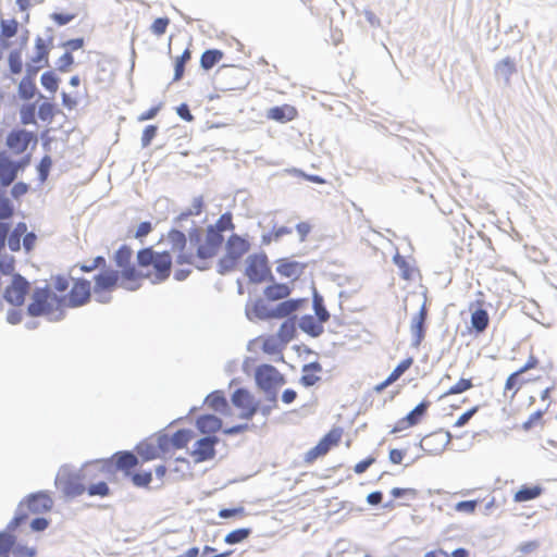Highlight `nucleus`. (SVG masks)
Instances as JSON below:
<instances>
[{
    "label": "nucleus",
    "mask_w": 557,
    "mask_h": 557,
    "mask_svg": "<svg viewBox=\"0 0 557 557\" xmlns=\"http://www.w3.org/2000/svg\"><path fill=\"white\" fill-rule=\"evenodd\" d=\"M133 255L132 247L123 244L114 251L112 260L121 274L133 283H140L141 280L150 277V273L136 268L132 262Z\"/></svg>",
    "instance_id": "39448f33"
},
{
    "label": "nucleus",
    "mask_w": 557,
    "mask_h": 557,
    "mask_svg": "<svg viewBox=\"0 0 557 557\" xmlns=\"http://www.w3.org/2000/svg\"><path fill=\"white\" fill-rule=\"evenodd\" d=\"M270 309L262 298H258L253 301L252 307L246 306V317L248 320L252 321L253 319H258L260 321L271 320Z\"/></svg>",
    "instance_id": "c85d7f7f"
},
{
    "label": "nucleus",
    "mask_w": 557,
    "mask_h": 557,
    "mask_svg": "<svg viewBox=\"0 0 557 557\" xmlns=\"http://www.w3.org/2000/svg\"><path fill=\"white\" fill-rule=\"evenodd\" d=\"M61 78L57 75L53 70L44 72L40 76L41 86L50 94H55L59 89Z\"/></svg>",
    "instance_id": "de8ad7c7"
},
{
    "label": "nucleus",
    "mask_w": 557,
    "mask_h": 557,
    "mask_svg": "<svg viewBox=\"0 0 557 557\" xmlns=\"http://www.w3.org/2000/svg\"><path fill=\"white\" fill-rule=\"evenodd\" d=\"M51 295L52 292L48 284L35 287L30 297V302L26 307V314L30 315L34 313L38 308H40V306L51 299Z\"/></svg>",
    "instance_id": "a878e982"
},
{
    "label": "nucleus",
    "mask_w": 557,
    "mask_h": 557,
    "mask_svg": "<svg viewBox=\"0 0 557 557\" xmlns=\"http://www.w3.org/2000/svg\"><path fill=\"white\" fill-rule=\"evenodd\" d=\"M202 405L208 406L213 412L222 416H228L232 410L224 392L221 389L209 393L203 399Z\"/></svg>",
    "instance_id": "aec40b11"
},
{
    "label": "nucleus",
    "mask_w": 557,
    "mask_h": 557,
    "mask_svg": "<svg viewBox=\"0 0 557 557\" xmlns=\"http://www.w3.org/2000/svg\"><path fill=\"white\" fill-rule=\"evenodd\" d=\"M216 82L221 90H240L246 88L248 78L242 67L223 64L216 71Z\"/></svg>",
    "instance_id": "6e6552de"
},
{
    "label": "nucleus",
    "mask_w": 557,
    "mask_h": 557,
    "mask_svg": "<svg viewBox=\"0 0 557 557\" xmlns=\"http://www.w3.org/2000/svg\"><path fill=\"white\" fill-rule=\"evenodd\" d=\"M157 251L152 246L143 247L136 253V268L141 270L151 267Z\"/></svg>",
    "instance_id": "79ce46f5"
},
{
    "label": "nucleus",
    "mask_w": 557,
    "mask_h": 557,
    "mask_svg": "<svg viewBox=\"0 0 557 557\" xmlns=\"http://www.w3.org/2000/svg\"><path fill=\"white\" fill-rule=\"evenodd\" d=\"M29 515L26 509H22V506H17L15 513L11 521L7 524L4 530H1L2 532H8L9 534H14V531L20 528L21 525L25 524L28 520Z\"/></svg>",
    "instance_id": "c03bdc74"
},
{
    "label": "nucleus",
    "mask_w": 557,
    "mask_h": 557,
    "mask_svg": "<svg viewBox=\"0 0 557 557\" xmlns=\"http://www.w3.org/2000/svg\"><path fill=\"white\" fill-rule=\"evenodd\" d=\"M9 72L12 75H17L23 70L22 50L12 49L8 55Z\"/></svg>",
    "instance_id": "5fc2aeb1"
},
{
    "label": "nucleus",
    "mask_w": 557,
    "mask_h": 557,
    "mask_svg": "<svg viewBox=\"0 0 557 557\" xmlns=\"http://www.w3.org/2000/svg\"><path fill=\"white\" fill-rule=\"evenodd\" d=\"M251 534V528H238L232 530L224 536V543L227 545H236L247 540Z\"/></svg>",
    "instance_id": "09e8293b"
},
{
    "label": "nucleus",
    "mask_w": 557,
    "mask_h": 557,
    "mask_svg": "<svg viewBox=\"0 0 557 557\" xmlns=\"http://www.w3.org/2000/svg\"><path fill=\"white\" fill-rule=\"evenodd\" d=\"M53 499L48 491H37L26 495L17 506L35 515L46 513L53 508Z\"/></svg>",
    "instance_id": "f8f14e48"
},
{
    "label": "nucleus",
    "mask_w": 557,
    "mask_h": 557,
    "mask_svg": "<svg viewBox=\"0 0 557 557\" xmlns=\"http://www.w3.org/2000/svg\"><path fill=\"white\" fill-rule=\"evenodd\" d=\"M267 282L270 284L263 289V295L268 301L285 299L293 292V288L287 283H278L275 278L274 281Z\"/></svg>",
    "instance_id": "b1692460"
},
{
    "label": "nucleus",
    "mask_w": 557,
    "mask_h": 557,
    "mask_svg": "<svg viewBox=\"0 0 557 557\" xmlns=\"http://www.w3.org/2000/svg\"><path fill=\"white\" fill-rule=\"evenodd\" d=\"M51 300L53 301L54 308H55V311H57L55 317L51 318V322H59V321H62L65 318V310H64L65 307L74 308L73 305L70 301L69 294L58 295V294L52 292Z\"/></svg>",
    "instance_id": "c9c22d12"
},
{
    "label": "nucleus",
    "mask_w": 557,
    "mask_h": 557,
    "mask_svg": "<svg viewBox=\"0 0 557 557\" xmlns=\"http://www.w3.org/2000/svg\"><path fill=\"white\" fill-rule=\"evenodd\" d=\"M522 373H520L518 370L510 373L506 380L505 383V391H512V396L517 394L520 386L524 383H528L530 380H527L524 377H521Z\"/></svg>",
    "instance_id": "13d9d810"
},
{
    "label": "nucleus",
    "mask_w": 557,
    "mask_h": 557,
    "mask_svg": "<svg viewBox=\"0 0 557 557\" xmlns=\"http://www.w3.org/2000/svg\"><path fill=\"white\" fill-rule=\"evenodd\" d=\"M15 257L8 253H2L0 256V273L2 275H10L13 278L14 274H20L15 272Z\"/></svg>",
    "instance_id": "6e6d98bb"
},
{
    "label": "nucleus",
    "mask_w": 557,
    "mask_h": 557,
    "mask_svg": "<svg viewBox=\"0 0 557 557\" xmlns=\"http://www.w3.org/2000/svg\"><path fill=\"white\" fill-rule=\"evenodd\" d=\"M52 36H49L47 41H45L40 36H37L35 39V54L30 58V61L36 64L49 65V52L50 45L52 42Z\"/></svg>",
    "instance_id": "bb28decb"
},
{
    "label": "nucleus",
    "mask_w": 557,
    "mask_h": 557,
    "mask_svg": "<svg viewBox=\"0 0 557 557\" xmlns=\"http://www.w3.org/2000/svg\"><path fill=\"white\" fill-rule=\"evenodd\" d=\"M153 231V224L150 221L140 222L136 231L132 234V231L127 232L128 237L138 239L141 244L144 239Z\"/></svg>",
    "instance_id": "338daca9"
},
{
    "label": "nucleus",
    "mask_w": 557,
    "mask_h": 557,
    "mask_svg": "<svg viewBox=\"0 0 557 557\" xmlns=\"http://www.w3.org/2000/svg\"><path fill=\"white\" fill-rule=\"evenodd\" d=\"M518 72L517 62L512 57H506L494 65V76L503 78L505 86H510L511 76Z\"/></svg>",
    "instance_id": "4be33fe9"
},
{
    "label": "nucleus",
    "mask_w": 557,
    "mask_h": 557,
    "mask_svg": "<svg viewBox=\"0 0 557 557\" xmlns=\"http://www.w3.org/2000/svg\"><path fill=\"white\" fill-rule=\"evenodd\" d=\"M37 141V135L25 128H13L7 136V146L16 154L23 153L30 143L36 146Z\"/></svg>",
    "instance_id": "ddd939ff"
},
{
    "label": "nucleus",
    "mask_w": 557,
    "mask_h": 557,
    "mask_svg": "<svg viewBox=\"0 0 557 557\" xmlns=\"http://www.w3.org/2000/svg\"><path fill=\"white\" fill-rule=\"evenodd\" d=\"M273 370H274L273 384H272L273 391H272V400H270V403H272V406L274 408H276L277 404H278V388L281 386H283L284 384H286V377L275 367Z\"/></svg>",
    "instance_id": "0e129e2a"
},
{
    "label": "nucleus",
    "mask_w": 557,
    "mask_h": 557,
    "mask_svg": "<svg viewBox=\"0 0 557 557\" xmlns=\"http://www.w3.org/2000/svg\"><path fill=\"white\" fill-rule=\"evenodd\" d=\"M91 470L99 472L96 465L86 466V462H84L78 471H74L71 465L65 463L60 467L54 484L58 490H61L64 497L75 498L85 493V480L91 481L96 479L97 473L90 474Z\"/></svg>",
    "instance_id": "f03ea898"
},
{
    "label": "nucleus",
    "mask_w": 557,
    "mask_h": 557,
    "mask_svg": "<svg viewBox=\"0 0 557 557\" xmlns=\"http://www.w3.org/2000/svg\"><path fill=\"white\" fill-rule=\"evenodd\" d=\"M343 435V429L341 426H334L326 434H324L318 442L327 454L331 448L337 446Z\"/></svg>",
    "instance_id": "4c0bfd02"
},
{
    "label": "nucleus",
    "mask_w": 557,
    "mask_h": 557,
    "mask_svg": "<svg viewBox=\"0 0 557 557\" xmlns=\"http://www.w3.org/2000/svg\"><path fill=\"white\" fill-rule=\"evenodd\" d=\"M37 102H25L20 108V123L22 125H37Z\"/></svg>",
    "instance_id": "ea45409f"
},
{
    "label": "nucleus",
    "mask_w": 557,
    "mask_h": 557,
    "mask_svg": "<svg viewBox=\"0 0 557 557\" xmlns=\"http://www.w3.org/2000/svg\"><path fill=\"white\" fill-rule=\"evenodd\" d=\"M257 400L258 399H256V397L246 387H238L231 395V403L237 409L248 406Z\"/></svg>",
    "instance_id": "e433bc0d"
},
{
    "label": "nucleus",
    "mask_w": 557,
    "mask_h": 557,
    "mask_svg": "<svg viewBox=\"0 0 557 557\" xmlns=\"http://www.w3.org/2000/svg\"><path fill=\"white\" fill-rule=\"evenodd\" d=\"M135 455L140 458L143 462L156 460L158 458H164L168 453L162 446H160V431L153 435L141 440L136 444Z\"/></svg>",
    "instance_id": "9d476101"
},
{
    "label": "nucleus",
    "mask_w": 557,
    "mask_h": 557,
    "mask_svg": "<svg viewBox=\"0 0 557 557\" xmlns=\"http://www.w3.org/2000/svg\"><path fill=\"white\" fill-rule=\"evenodd\" d=\"M426 322L417 321L411 319L410 333H411V347L418 348L423 342L426 334Z\"/></svg>",
    "instance_id": "58836bf2"
},
{
    "label": "nucleus",
    "mask_w": 557,
    "mask_h": 557,
    "mask_svg": "<svg viewBox=\"0 0 557 557\" xmlns=\"http://www.w3.org/2000/svg\"><path fill=\"white\" fill-rule=\"evenodd\" d=\"M30 289V283L22 274H14L11 283L3 292V299L14 307L24 305Z\"/></svg>",
    "instance_id": "9b49d317"
},
{
    "label": "nucleus",
    "mask_w": 557,
    "mask_h": 557,
    "mask_svg": "<svg viewBox=\"0 0 557 557\" xmlns=\"http://www.w3.org/2000/svg\"><path fill=\"white\" fill-rule=\"evenodd\" d=\"M312 310L314 317L327 322L331 318V313L324 304V297L319 293L314 285H312Z\"/></svg>",
    "instance_id": "2f4dec72"
},
{
    "label": "nucleus",
    "mask_w": 557,
    "mask_h": 557,
    "mask_svg": "<svg viewBox=\"0 0 557 557\" xmlns=\"http://www.w3.org/2000/svg\"><path fill=\"white\" fill-rule=\"evenodd\" d=\"M274 366L261 363L255 369V383L258 389L263 392L267 401L272 400Z\"/></svg>",
    "instance_id": "dca6fc26"
},
{
    "label": "nucleus",
    "mask_w": 557,
    "mask_h": 557,
    "mask_svg": "<svg viewBox=\"0 0 557 557\" xmlns=\"http://www.w3.org/2000/svg\"><path fill=\"white\" fill-rule=\"evenodd\" d=\"M169 242L173 250H184L187 243L185 233L176 227H172L168 233Z\"/></svg>",
    "instance_id": "864d4df0"
},
{
    "label": "nucleus",
    "mask_w": 557,
    "mask_h": 557,
    "mask_svg": "<svg viewBox=\"0 0 557 557\" xmlns=\"http://www.w3.org/2000/svg\"><path fill=\"white\" fill-rule=\"evenodd\" d=\"M324 323L323 320L307 313L300 317L298 327L310 337L317 338L323 334Z\"/></svg>",
    "instance_id": "5701e85b"
},
{
    "label": "nucleus",
    "mask_w": 557,
    "mask_h": 557,
    "mask_svg": "<svg viewBox=\"0 0 557 557\" xmlns=\"http://www.w3.org/2000/svg\"><path fill=\"white\" fill-rule=\"evenodd\" d=\"M274 407L272 405H262L260 400H257L248 406L239 408V418L243 420H251L256 413L260 412L264 418H268Z\"/></svg>",
    "instance_id": "c756f323"
},
{
    "label": "nucleus",
    "mask_w": 557,
    "mask_h": 557,
    "mask_svg": "<svg viewBox=\"0 0 557 557\" xmlns=\"http://www.w3.org/2000/svg\"><path fill=\"white\" fill-rule=\"evenodd\" d=\"M191 59V51L186 48L174 61V75L172 82H178L184 77L186 63Z\"/></svg>",
    "instance_id": "49530a36"
},
{
    "label": "nucleus",
    "mask_w": 557,
    "mask_h": 557,
    "mask_svg": "<svg viewBox=\"0 0 557 557\" xmlns=\"http://www.w3.org/2000/svg\"><path fill=\"white\" fill-rule=\"evenodd\" d=\"M60 112L61 110L58 108L57 103L44 101L38 106L37 117L44 122H51Z\"/></svg>",
    "instance_id": "37998d69"
},
{
    "label": "nucleus",
    "mask_w": 557,
    "mask_h": 557,
    "mask_svg": "<svg viewBox=\"0 0 557 557\" xmlns=\"http://www.w3.org/2000/svg\"><path fill=\"white\" fill-rule=\"evenodd\" d=\"M389 494L394 499L414 500L418 498L419 492L412 487H393Z\"/></svg>",
    "instance_id": "69168bd1"
},
{
    "label": "nucleus",
    "mask_w": 557,
    "mask_h": 557,
    "mask_svg": "<svg viewBox=\"0 0 557 557\" xmlns=\"http://www.w3.org/2000/svg\"><path fill=\"white\" fill-rule=\"evenodd\" d=\"M250 247L247 237L232 233L224 244L225 253L216 262V272L220 275H227L236 270Z\"/></svg>",
    "instance_id": "7ed1b4c3"
},
{
    "label": "nucleus",
    "mask_w": 557,
    "mask_h": 557,
    "mask_svg": "<svg viewBox=\"0 0 557 557\" xmlns=\"http://www.w3.org/2000/svg\"><path fill=\"white\" fill-rule=\"evenodd\" d=\"M186 417H178L170 422L165 429L160 430V446L166 449V453L186 448L188 443L196 436L191 429H178L173 434H169L166 429L185 420Z\"/></svg>",
    "instance_id": "0eeeda50"
},
{
    "label": "nucleus",
    "mask_w": 557,
    "mask_h": 557,
    "mask_svg": "<svg viewBox=\"0 0 557 557\" xmlns=\"http://www.w3.org/2000/svg\"><path fill=\"white\" fill-rule=\"evenodd\" d=\"M195 428L200 434L218 433L223 430V420L214 413H201L195 419Z\"/></svg>",
    "instance_id": "a211bd4d"
},
{
    "label": "nucleus",
    "mask_w": 557,
    "mask_h": 557,
    "mask_svg": "<svg viewBox=\"0 0 557 557\" xmlns=\"http://www.w3.org/2000/svg\"><path fill=\"white\" fill-rule=\"evenodd\" d=\"M544 488L541 485H522L515 494L513 500L516 503H524L533 500L542 495Z\"/></svg>",
    "instance_id": "473e14b6"
},
{
    "label": "nucleus",
    "mask_w": 557,
    "mask_h": 557,
    "mask_svg": "<svg viewBox=\"0 0 557 557\" xmlns=\"http://www.w3.org/2000/svg\"><path fill=\"white\" fill-rule=\"evenodd\" d=\"M431 401L423 399L406 414V421L412 426L419 424L428 412Z\"/></svg>",
    "instance_id": "a19ab883"
},
{
    "label": "nucleus",
    "mask_w": 557,
    "mask_h": 557,
    "mask_svg": "<svg viewBox=\"0 0 557 557\" xmlns=\"http://www.w3.org/2000/svg\"><path fill=\"white\" fill-rule=\"evenodd\" d=\"M216 230H219L222 234L224 232H233L235 230V224L233 222V213L231 211H226L220 215L214 224H212Z\"/></svg>",
    "instance_id": "e2e57ef3"
},
{
    "label": "nucleus",
    "mask_w": 557,
    "mask_h": 557,
    "mask_svg": "<svg viewBox=\"0 0 557 557\" xmlns=\"http://www.w3.org/2000/svg\"><path fill=\"white\" fill-rule=\"evenodd\" d=\"M29 515L26 509H22V506H17L15 513L11 521L7 524L4 530H1L2 532H8L9 534H14V531L20 528L21 525L25 524L28 520Z\"/></svg>",
    "instance_id": "a18cd8bd"
},
{
    "label": "nucleus",
    "mask_w": 557,
    "mask_h": 557,
    "mask_svg": "<svg viewBox=\"0 0 557 557\" xmlns=\"http://www.w3.org/2000/svg\"><path fill=\"white\" fill-rule=\"evenodd\" d=\"M453 435L449 431L440 429L424 436V443L426 442L425 453L432 456L442 454L447 445L450 443Z\"/></svg>",
    "instance_id": "f3484780"
},
{
    "label": "nucleus",
    "mask_w": 557,
    "mask_h": 557,
    "mask_svg": "<svg viewBox=\"0 0 557 557\" xmlns=\"http://www.w3.org/2000/svg\"><path fill=\"white\" fill-rule=\"evenodd\" d=\"M17 536L0 531V556L10 555L16 544Z\"/></svg>",
    "instance_id": "052dcab7"
},
{
    "label": "nucleus",
    "mask_w": 557,
    "mask_h": 557,
    "mask_svg": "<svg viewBox=\"0 0 557 557\" xmlns=\"http://www.w3.org/2000/svg\"><path fill=\"white\" fill-rule=\"evenodd\" d=\"M94 294H111L121 287L128 292H136L141 287V283H133L119 272L117 269L109 268L99 271L94 275Z\"/></svg>",
    "instance_id": "20e7f679"
},
{
    "label": "nucleus",
    "mask_w": 557,
    "mask_h": 557,
    "mask_svg": "<svg viewBox=\"0 0 557 557\" xmlns=\"http://www.w3.org/2000/svg\"><path fill=\"white\" fill-rule=\"evenodd\" d=\"M298 111L294 106L282 104L275 106L268 110L267 117L278 123H287L296 119Z\"/></svg>",
    "instance_id": "393cba45"
},
{
    "label": "nucleus",
    "mask_w": 557,
    "mask_h": 557,
    "mask_svg": "<svg viewBox=\"0 0 557 557\" xmlns=\"http://www.w3.org/2000/svg\"><path fill=\"white\" fill-rule=\"evenodd\" d=\"M393 262L400 270L399 275L403 280H412L414 269L409 264L404 256H401L399 252H396L393 256Z\"/></svg>",
    "instance_id": "8fccbe9b"
},
{
    "label": "nucleus",
    "mask_w": 557,
    "mask_h": 557,
    "mask_svg": "<svg viewBox=\"0 0 557 557\" xmlns=\"http://www.w3.org/2000/svg\"><path fill=\"white\" fill-rule=\"evenodd\" d=\"M44 98V95L37 88L36 82L22 78L17 87V97L26 102L30 101L35 96Z\"/></svg>",
    "instance_id": "72a5a7b5"
},
{
    "label": "nucleus",
    "mask_w": 557,
    "mask_h": 557,
    "mask_svg": "<svg viewBox=\"0 0 557 557\" xmlns=\"http://www.w3.org/2000/svg\"><path fill=\"white\" fill-rule=\"evenodd\" d=\"M284 346L276 336L269 335L263 339L261 349L264 354L276 355L283 350Z\"/></svg>",
    "instance_id": "4d7b16f0"
},
{
    "label": "nucleus",
    "mask_w": 557,
    "mask_h": 557,
    "mask_svg": "<svg viewBox=\"0 0 557 557\" xmlns=\"http://www.w3.org/2000/svg\"><path fill=\"white\" fill-rule=\"evenodd\" d=\"M224 242V235L210 224L206 228V239L203 245H199V247H197L195 256L199 260L212 259L219 253Z\"/></svg>",
    "instance_id": "1a4fd4ad"
},
{
    "label": "nucleus",
    "mask_w": 557,
    "mask_h": 557,
    "mask_svg": "<svg viewBox=\"0 0 557 557\" xmlns=\"http://www.w3.org/2000/svg\"><path fill=\"white\" fill-rule=\"evenodd\" d=\"M413 363L412 357H407L401 360L394 370L388 374L389 380L396 382Z\"/></svg>",
    "instance_id": "774afa93"
},
{
    "label": "nucleus",
    "mask_w": 557,
    "mask_h": 557,
    "mask_svg": "<svg viewBox=\"0 0 557 557\" xmlns=\"http://www.w3.org/2000/svg\"><path fill=\"white\" fill-rule=\"evenodd\" d=\"M14 205L0 186V221H10L14 214Z\"/></svg>",
    "instance_id": "3c124183"
},
{
    "label": "nucleus",
    "mask_w": 557,
    "mask_h": 557,
    "mask_svg": "<svg viewBox=\"0 0 557 557\" xmlns=\"http://www.w3.org/2000/svg\"><path fill=\"white\" fill-rule=\"evenodd\" d=\"M96 465L99 473H102L108 482H115L117 472L131 480L134 486L149 488L152 482V471H136L139 459L133 450H117L108 458H99L86 461V466Z\"/></svg>",
    "instance_id": "f257e3e1"
},
{
    "label": "nucleus",
    "mask_w": 557,
    "mask_h": 557,
    "mask_svg": "<svg viewBox=\"0 0 557 557\" xmlns=\"http://www.w3.org/2000/svg\"><path fill=\"white\" fill-rule=\"evenodd\" d=\"M172 263L173 259L170 251H157L153 258V263L151 264L153 268V276L151 278V283L160 284L165 282L171 275Z\"/></svg>",
    "instance_id": "4468645a"
},
{
    "label": "nucleus",
    "mask_w": 557,
    "mask_h": 557,
    "mask_svg": "<svg viewBox=\"0 0 557 557\" xmlns=\"http://www.w3.org/2000/svg\"><path fill=\"white\" fill-rule=\"evenodd\" d=\"M224 57V52L216 48L206 49L200 57V67L203 71L213 69Z\"/></svg>",
    "instance_id": "f704fd0d"
},
{
    "label": "nucleus",
    "mask_w": 557,
    "mask_h": 557,
    "mask_svg": "<svg viewBox=\"0 0 557 557\" xmlns=\"http://www.w3.org/2000/svg\"><path fill=\"white\" fill-rule=\"evenodd\" d=\"M290 233H292V228L288 226H284V225L280 226V227L273 226L271 232L265 233L261 236V244L270 245L273 239L278 240L284 235H287Z\"/></svg>",
    "instance_id": "680f3d73"
},
{
    "label": "nucleus",
    "mask_w": 557,
    "mask_h": 557,
    "mask_svg": "<svg viewBox=\"0 0 557 557\" xmlns=\"http://www.w3.org/2000/svg\"><path fill=\"white\" fill-rule=\"evenodd\" d=\"M245 275L251 284L274 281L268 255L264 251L253 252L246 258Z\"/></svg>",
    "instance_id": "423d86ee"
},
{
    "label": "nucleus",
    "mask_w": 557,
    "mask_h": 557,
    "mask_svg": "<svg viewBox=\"0 0 557 557\" xmlns=\"http://www.w3.org/2000/svg\"><path fill=\"white\" fill-rule=\"evenodd\" d=\"M276 272L284 277L298 280L307 268V263L290 260L288 258H281L277 261Z\"/></svg>",
    "instance_id": "6ab92c4d"
},
{
    "label": "nucleus",
    "mask_w": 557,
    "mask_h": 557,
    "mask_svg": "<svg viewBox=\"0 0 557 557\" xmlns=\"http://www.w3.org/2000/svg\"><path fill=\"white\" fill-rule=\"evenodd\" d=\"M52 163V158L48 153L40 159L36 166L38 181L40 183H45L48 180Z\"/></svg>",
    "instance_id": "bf43d9fd"
},
{
    "label": "nucleus",
    "mask_w": 557,
    "mask_h": 557,
    "mask_svg": "<svg viewBox=\"0 0 557 557\" xmlns=\"http://www.w3.org/2000/svg\"><path fill=\"white\" fill-rule=\"evenodd\" d=\"M73 285L70 292V301L73 307L78 308L87 305L91 299V283L85 277L72 278Z\"/></svg>",
    "instance_id": "2eb2a0df"
},
{
    "label": "nucleus",
    "mask_w": 557,
    "mask_h": 557,
    "mask_svg": "<svg viewBox=\"0 0 557 557\" xmlns=\"http://www.w3.org/2000/svg\"><path fill=\"white\" fill-rule=\"evenodd\" d=\"M188 453L194 458L195 463H201L214 459L216 448H213L206 438L201 436L194 443L193 449Z\"/></svg>",
    "instance_id": "412c9836"
},
{
    "label": "nucleus",
    "mask_w": 557,
    "mask_h": 557,
    "mask_svg": "<svg viewBox=\"0 0 557 557\" xmlns=\"http://www.w3.org/2000/svg\"><path fill=\"white\" fill-rule=\"evenodd\" d=\"M88 496L108 497L112 494V491L107 481L101 480L95 483H89L85 491Z\"/></svg>",
    "instance_id": "603ef678"
},
{
    "label": "nucleus",
    "mask_w": 557,
    "mask_h": 557,
    "mask_svg": "<svg viewBox=\"0 0 557 557\" xmlns=\"http://www.w3.org/2000/svg\"><path fill=\"white\" fill-rule=\"evenodd\" d=\"M471 329L474 331L475 334L483 333L490 323V317L486 309L482 307H478L472 313H471Z\"/></svg>",
    "instance_id": "7c9ffc66"
},
{
    "label": "nucleus",
    "mask_w": 557,
    "mask_h": 557,
    "mask_svg": "<svg viewBox=\"0 0 557 557\" xmlns=\"http://www.w3.org/2000/svg\"><path fill=\"white\" fill-rule=\"evenodd\" d=\"M296 320H297V315L293 314V315H289L287 319H285L282 322V324L280 325L276 337L284 345H287L297 335Z\"/></svg>",
    "instance_id": "cd10ccee"
}]
</instances>
